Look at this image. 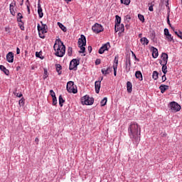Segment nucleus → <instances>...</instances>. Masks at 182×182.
I'll list each match as a JSON object with an SVG mask.
<instances>
[{"instance_id": "obj_3", "label": "nucleus", "mask_w": 182, "mask_h": 182, "mask_svg": "<svg viewBox=\"0 0 182 182\" xmlns=\"http://www.w3.org/2000/svg\"><path fill=\"white\" fill-rule=\"evenodd\" d=\"M37 28L38 31L39 37L41 38V39H45V33L48 32L46 31L48 29V26H46V24H42V26H41V25L38 24Z\"/></svg>"}, {"instance_id": "obj_30", "label": "nucleus", "mask_w": 182, "mask_h": 182, "mask_svg": "<svg viewBox=\"0 0 182 182\" xmlns=\"http://www.w3.org/2000/svg\"><path fill=\"white\" fill-rule=\"evenodd\" d=\"M63 103H65V100H63V97H62V95L59 96V105L60 107L63 106Z\"/></svg>"}, {"instance_id": "obj_51", "label": "nucleus", "mask_w": 182, "mask_h": 182, "mask_svg": "<svg viewBox=\"0 0 182 182\" xmlns=\"http://www.w3.org/2000/svg\"><path fill=\"white\" fill-rule=\"evenodd\" d=\"M95 65H100V59H97L96 61H95Z\"/></svg>"}, {"instance_id": "obj_31", "label": "nucleus", "mask_w": 182, "mask_h": 182, "mask_svg": "<svg viewBox=\"0 0 182 182\" xmlns=\"http://www.w3.org/2000/svg\"><path fill=\"white\" fill-rule=\"evenodd\" d=\"M23 18V16H22V14H21V13H18V14H17V21H18V22H21V23H22V18Z\"/></svg>"}, {"instance_id": "obj_45", "label": "nucleus", "mask_w": 182, "mask_h": 182, "mask_svg": "<svg viewBox=\"0 0 182 182\" xmlns=\"http://www.w3.org/2000/svg\"><path fill=\"white\" fill-rule=\"evenodd\" d=\"M105 50H104V49L102 48V47H101V48H100L99 51H98V53H100V55H102V53H105Z\"/></svg>"}, {"instance_id": "obj_38", "label": "nucleus", "mask_w": 182, "mask_h": 182, "mask_svg": "<svg viewBox=\"0 0 182 182\" xmlns=\"http://www.w3.org/2000/svg\"><path fill=\"white\" fill-rule=\"evenodd\" d=\"M138 18L139 21H141V22H144V16L141 14H138Z\"/></svg>"}, {"instance_id": "obj_34", "label": "nucleus", "mask_w": 182, "mask_h": 182, "mask_svg": "<svg viewBox=\"0 0 182 182\" xmlns=\"http://www.w3.org/2000/svg\"><path fill=\"white\" fill-rule=\"evenodd\" d=\"M121 4H124V5H129L130 0H120Z\"/></svg>"}, {"instance_id": "obj_40", "label": "nucleus", "mask_w": 182, "mask_h": 182, "mask_svg": "<svg viewBox=\"0 0 182 182\" xmlns=\"http://www.w3.org/2000/svg\"><path fill=\"white\" fill-rule=\"evenodd\" d=\"M20 106H23L25 105V100L23 98H21L18 102Z\"/></svg>"}, {"instance_id": "obj_4", "label": "nucleus", "mask_w": 182, "mask_h": 182, "mask_svg": "<svg viewBox=\"0 0 182 182\" xmlns=\"http://www.w3.org/2000/svg\"><path fill=\"white\" fill-rule=\"evenodd\" d=\"M95 102V99L93 97H90L85 95L81 98L82 105H86L87 106H90Z\"/></svg>"}, {"instance_id": "obj_59", "label": "nucleus", "mask_w": 182, "mask_h": 182, "mask_svg": "<svg viewBox=\"0 0 182 182\" xmlns=\"http://www.w3.org/2000/svg\"><path fill=\"white\" fill-rule=\"evenodd\" d=\"M179 33H180V31H179V32H177V31L175 32V34L177 35L178 37V34H179Z\"/></svg>"}, {"instance_id": "obj_24", "label": "nucleus", "mask_w": 182, "mask_h": 182, "mask_svg": "<svg viewBox=\"0 0 182 182\" xmlns=\"http://www.w3.org/2000/svg\"><path fill=\"white\" fill-rule=\"evenodd\" d=\"M55 68L56 72L58 73V75H62V65H60V64H57Z\"/></svg>"}, {"instance_id": "obj_21", "label": "nucleus", "mask_w": 182, "mask_h": 182, "mask_svg": "<svg viewBox=\"0 0 182 182\" xmlns=\"http://www.w3.org/2000/svg\"><path fill=\"white\" fill-rule=\"evenodd\" d=\"M132 87H133V85L130 82V81H128L127 82V89L128 93H132Z\"/></svg>"}, {"instance_id": "obj_35", "label": "nucleus", "mask_w": 182, "mask_h": 182, "mask_svg": "<svg viewBox=\"0 0 182 182\" xmlns=\"http://www.w3.org/2000/svg\"><path fill=\"white\" fill-rule=\"evenodd\" d=\"M130 19H132V17H130V15L125 16L124 17L125 22H130Z\"/></svg>"}, {"instance_id": "obj_6", "label": "nucleus", "mask_w": 182, "mask_h": 182, "mask_svg": "<svg viewBox=\"0 0 182 182\" xmlns=\"http://www.w3.org/2000/svg\"><path fill=\"white\" fill-rule=\"evenodd\" d=\"M171 110L173 113H177L181 110V106L176 102H172L170 103Z\"/></svg>"}, {"instance_id": "obj_49", "label": "nucleus", "mask_w": 182, "mask_h": 182, "mask_svg": "<svg viewBox=\"0 0 182 182\" xmlns=\"http://www.w3.org/2000/svg\"><path fill=\"white\" fill-rule=\"evenodd\" d=\"M167 23H168V25L171 26V23H170V16L169 15H168V16H167Z\"/></svg>"}, {"instance_id": "obj_2", "label": "nucleus", "mask_w": 182, "mask_h": 182, "mask_svg": "<svg viewBox=\"0 0 182 182\" xmlns=\"http://www.w3.org/2000/svg\"><path fill=\"white\" fill-rule=\"evenodd\" d=\"M53 49L55 50V56L58 58H63L66 52V46L63 44V42L60 39L55 40V44L53 46Z\"/></svg>"}, {"instance_id": "obj_14", "label": "nucleus", "mask_w": 182, "mask_h": 182, "mask_svg": "<svg viewBox=\"0 0 182 182\" xmlns=\"http://www.w3.org/2000/svg\"><path fill=\"white\" fill-rule=\"evenodd\" d=\"M15 6H16V3H11L10 4V12L13 16H15L16 12H15Z\"/></svg>"}, {"instance_id": "obj_26", "label": "nucleus", "mask_w": 182, "mask_h": 182, "mask_svg": "<svg viewBox=\"0 0 182 182\" xmlns=\"http://www.w3.org/2000/svg\"><path fill=\"white\" fill-rule=\"evenodd\" d=\"M152 77L154 80H157L159 79V73L157 71H154Z\"/></svg>"}, {"instance_id": "obj_57", "label": "nucleus", "mask_w": 182, "mask_h": 182, "mask_svg": "<svg viewBox=\"0 0 182 182\" xmlns=\"http://www.w3.org/2000/svg\"><path fill=\"white\" fill-rule=\"evenodd\" d=\"M35 141L37 142V144L39 143V139L36 138Z\"/></svg>"}, {"instance_id": "obj_20", "label": "nucleus", "mask_w": 182, "mask_h": 182, "mask_svg": "<svg viewBox=\"0 0 182 182\" xmlns=\"http://www.w3.org/2000/svg\"><path fill=\"white\" fill-rule=\"evenodd\" d=\"M135 77L136 79H139V80H143V75L141 74V72L136 71L135 73Z\"/></svg>"}, {"instance_id": "obj_39", "label": "nucleus", "mask_w": 182, "mask_h": 182, "mask_svg": "<svg viewBox=\"0 0 182 182\" xmlns=\"http://www.w3.org/2000/svg\"><path fill=\"white\" fill-rule=\"evenodd\" d=\"M166 39H167V41H168V42H171V41H173V37L171 36V34L167 35Z\"/></svg>"}, {"instance_id": "obj_33", "label": "nucleus", "mask_w": 182, "mask_h": 182, "mask_svg": "<svg viewBox=\"0 0 182 182\" xmlns=\"http://www.w3.org/2000/svg\"><path fill=\"white\" fill-rule=\"evenodd\" d=\"M148 6H149V11H150L151 12H153L154 11L153 7L154 6V4L149 3Z\"/></svg>"}, {"instance_id": "obj_12", "label": "nucleus", "mask_w": 182, "mask_h": 182, "mask_svg": "<svg viewBox=\"0 0 182 182\" xmlns=\"http://www.w3.org/2000/svg\"><path fill=\"white\" fill-rule=\"evenodd\" d=\"M6 60L9 63H14V53L9 52L6 55Z\"/></svg>"}, {"instance_id": "obj_32", "label": "nucleus", "mask_w": 182, "mask_h": 182, "mask_svg": "<svg viewBox=\"0 0 182 182\" xmlns=\"http://www.w3.org/2000/svg\"><path fill=\"white\" fill-rule=\"evenodd\" d=\"M107 103V97H104L103 100H102L100 105L102 107L106 106V104Z\"/></svg>"}, {"instance_id": "obj_15", "label": "nucleus", "mask_w": 182, "mask_h": 182, "mask_svg": "<svg viewBox=\"0 0 182 182\" xmlns=\"http://www.w3.org/2000/svg\"><path fill=\"white\" fill-rule=\"evenodd\" d=\"M38 14L39 18H43V11L42 10V6H41V4H38Z\"/></svg>"}, {"instance_id": "obj_48", "label": "nucleus", "mask_w": 182, "mask_h": 182, "mask_svg": "<svg viewBox=\"0 0 182 182\" xmlns=\"http://www.w3.org/2000/svg\"><path fill=\"white\" fill-rule=\"evenodd\" d=\"M164 35H166V36H167V35H170V32H168V29L167 28L164 29Z\"/></svg>"}, {"instance_id": "obj_63", "label": "nucleus", "mask_w": 182, "mask_h": 182, "mask_svg": "<svg viewBox=\"0 0 182 182\" xmlns=\"http://www.w3.org/2000/svg\"><path fill=\"white\" fill-rule=\"evenodd\" d=\"M125 26H126L127 29H129V25H126Z\"/></svg>"}, {"instance_id": "obj_36", "label": "nucleus", "mask_w": 182, "mask_h": 182, "mask_svg": "<svg viewBox=\"0 0 182 182\" xmlns=\"http://www.w3.org/2000/svg\"><path fill=\"white\" fill-rule=\"evenodd\" d=\"M56 105H58V100L56 97H53V105L56 106Z\"/></svg>"}, {"instance_id": "obj_16", "label": "nucleus", "mask_w": 182, "mask_h": 182, "mask_svg": "<svg viewBox=\"0 0 182 182\" xmlns=\"http://www.w3.org/2000/svg\"><path fill=\"white\" fill-rule=\"evenodd\" d=\"M101 72L102 73V75H105V76H106V75H109V73H110L112 72V68L109 67L107 69H102Z\"/></svg>"}, {"instance_id": "obj_50", "label": "nucleus", "mask_w": 182, "mask_h": 182, "mask_svg": "<svg viewBox=\"0 0 182 182\" xmlns=\"http://www.w3.org/2000/svg\"><path fill=\"white\" fill-rule=\"evenodd\" d=\"M166 80H167V77H166V74H164V75L162 76V81H163V82H166Z\"/></svg>"}, {"instance_id": "obj_22", "label": "nucleus", "mask_w": 182, "mask_h": 182, "mask_svg": "<svg viewBox=\"0 0 182 182\" xmlns=\"http://www.w3.org/2000/svg\"><path fill=\"white\" fill-rule=\"evenodd\" d=\"M159 89L161 90V92L164 93L166 90H168V85H160Z\"/></svg>"}, {"instance_id": "obj_53", "label": "nucleus", "mask_w": 182, "mask_h": 182, "mask_svg": "<svg viewBox=\"0 0 182 182\" xmlns=\"http://www.w3.org/2000/svg\"><path fill=\"white\" fill-rule=\"evenodd\" d=\"M16 53L17 55H19V53H21V49H19V48H16Z\"/></svg>"}, {"instance_id": "obj_52", "label": "nucleus", "mask_w": 182, "mask_h": 182, "mask_svg": "<svg viewBox=\"0 0 182 182\" xmlns=\"http://www.w3.org/2000/svg\"><path fill=\"white\" fill-rule=\"evenodd\" d=\"M36 58H41V52H36Z\"/></svg>"}, {"instance_id": "obj_9", "label": "nucleus", "mask_w": 182, "mask_h": 182, "mask_svg": "<svg viewBox=\"0 0 182 182\" xmlns=\"http://www.w3.org/2000/svg\"><path fill=\"white\" fill-rule=\"evenodd\" d=\"M161 60L159 61L160 65H167V62L168 61V55L166 53H163L161 54Z\"/></svg>"}, {"instance_id": "obj_43", "label": "nucleus", "mask_w": 182, "mask_h": 182, "mask_svg": "<svg viewBox=\"0 0 182 182\" xmlns=\"http://www.w3.org/2000/svg\"><path fill=\"white\" fill-rule=\"evenodd\" d=\"M48 76V70H46V69H44L43 79H46Z\"/></svg>"}, {"instance_id": "obj_10", "label": "nucleus", "mask_w": 182, "mask_h": 182, "mask_svg": "<svg viewBox=\"0 0 182 182\" xmlns=\"http://www.w3.org/2000/svg\"><path fill=\"white\" fill-rule=\"evenodd\" d=\"M78 46H86V37L85 35H81L78 39Z\"/></svg>"}, {"instance_id": "obj_8", "label": "nucleus", "mask_w": 182, "mask_h": 182, "mask_svg": "<svg viewBox=\"0 0 182 182\" xmlns=\"http://www.w3.org/2000/svg\"><path fill=\"white\" fill-rule=\"evenodd\" d=\"M92 30L95 33H100V32H103V26L96 23L92 27Z\"/></svg>"}, {"instance_id": "obj_41", "label": "nucleus", "mask_w": 182, "mask_h": 182, "mask_svg": "<svg viewBox=\"0 0 182 182\" xmlns=\"http://www.w3.org/2000/svg\"><path fill=\"white\" fill-rule=\"evenodd\" d=\"M112 68L114 69V76H117V67L112 66Z\"/></svg>"}, {"instance_id": "obj_46", "label": "nucleus", "mask_w": 182, "mask_h": 182, "mask_svg": "<svg viewBox=\"0 0 182 182\" xmlns=\"http://www.w3.org/2000/svg\"><path fill=\"white\" fill-rule=\"evenodd\" d=\"M50 95L52 97H56V95H55V92L53 90H50Z\"/></svg>"}, {"instance_id": "obj_19", "label": "nucleus", "mask_w": 182, "mask_h": 182, "mask_svg": "<svg viewBox=\"0 0 182 182\" xmlns=\"http://www.w3.org/2000/svg\"><path fill=\"white\" fill-rule=\"evenodd\" d=\"M0 70L4 72L6 75V76H9V70L6 69V68L4 65H0Z\"/></svg>"}, {"instance_id": "obj_1", "label": "nucleus", "mask_w": 182, "mask_h": 182, "mask_svg": "<svg viewBox=\"0 0 182 182\" xmlns=\"http://www.w3.org/2000/svg\"><path fill=\"white\" fill-rule=\"evenodd\" d=\"M139 130L140 132L139 124L134 122H131L128 128V132L130 138L136 143H139V141H140V134H139Z\"/></svg>"}, {"instance_id": "obj_55", "label": "nucleus", "mask_w": 182, "mask_h": 182, "mask_svg": "<svg viewBox=\"0 0 182 182\" xmlns=\"http://www.w3.org/2000/svg\"><path fill=\"white\" fill-rule=\"evenodd\" d=\"M126 70H127V72H129L130 71V68H127V61L126 63Z\"/></svg>"}, {"instance_id": "obj_54", "label": "nucleus", "mask_w": 182, "mask_h": 182, "mask_svg": "<svg viewBox=\"0 0 182 182\" xmlns=\"http://www.w3.org/2000/svg\"><path fill=\"white\" fill-rule=\"evenodd\" d=\"M132 55L134 56L135 60H137V62H139V60L137 58V57H136V54H134V53L132 52Z\"/></svg>"}, {"instance_id": "obj_44", "label": "nucleus", "mask_w": 182, "mask_h": 182, "mask_svg": "<svg viewBox=\"0 0 182 182\" xmlns=\"http://www.w3.org/2000/svg\"><path fill=\"white\" fill-rule=\"evenodd\" d=\"M80 48V53H85V50H86V48L84 46H79Z\"/></svg>"}, {"instance_id": "obj_60", "label": "nucleus", "mask_w": 182, "mask_h": 182, "mask_svg": "<svg viewBox=\"0 0 182 182\" xmlns=\"http://www.w3.org/2000/svg\"><path fill=\"white\" fill-rule=\"evenodd\" d=\"M20 28H21V31H23V26H20Z\"/></svg>"}, {"instance_id": "obj_18", "label": "nucleus", "mask_w": 182, "mask_h": 182, "mask_svg": "<svg viewBox=\"0 0 182 182\" xmlns=\"http://www.w3.org/2000/svg\"><path fill=\"white\" fill-rule=\"evenodd\" d=\"M122 22V18L119 16H115V28H117L120 25V23Z\"/></svg>"}, {"instance_id": "obj_28", "label": "nucleus", "mask_w": 182, "mask_h": 182, "mask_svg": "<svg viewBox=\"0 0 182 182\" xmlns=\"http://www.w3.org/2000/svg\"><path fill=\"white\" fill-rule=\"evenodd\" d=\"M162 66V72L166 75L167 73V64H161Z\"/></svg>"}, {"instance_id": "obj_58", "label": "nucleus", "mask_w": 182, "mask_h": 182, "mask_svg": "<svg viewBox=\"0 0 182 182\" xmlns=\"http://www.w3.org/2000/svg\"><path fill=\"white\" fill-rule=\"evenodd\" d=\"M67 4H69V2H72V0H65Z\"/></svg>"}, {"instance_id": "obj_37", "label": "nucleus", "mask_w": 182, "mask_h": 182, "mask_svg": "<svg viewBox=\"0 0 182 182\" xmlns=\"http://www.w3.org/2000/svg\"><path fill=\"white\" fill-rule=\"evenodd\" d=\"M29 0H26V6H27V11H28V14H31V9L29 8Z\"/></svg>"}, {"instance_id": "obj_62", "label": "nucleus", "mask_w": 182, "mask_h": 182, "mask_svg": "<svg viewBox=\"0 0 182 182\" xmlns=\"http://www.w3.org/2000/svg\"><path fill=\"white\" fill-rule=\"evenodd\" d=\"M6 31L8 32V31H9V28H6Z\"/></svg>"}, {"instance_id": "obj_64", "label": "nucleus", "mask_w": 182, "mask_h": 182, "mask_svg": "<svg viewBox=\"0 0 182 182\" xmlns=\"http://www.w3.org/2000/svg\"><path fill=\"white\" fill-rule=\"evenodd\" d=\"M128 62H129V65H130V59L128 60Z\"/></svg>"}, {"instance_id": "obj_11", "label": "nucleus", "mask_w": 182, "mask_h": 182, "mask_svg": "<svg viewBox=\"0 0 182 182\" xmlns=\"http://www.w3.org/2000/svg\"><path fill=\"white\" fill-rule=\"evenodd\" d=\"M102 80H103V77H101V80L96 81L95 83L96 93H99L100 92V85L102 83Z\"/></svg>"}, {"instance_id": "obj_17", "label": "nucleus", "mask_w": 182, "mask_h": 182, "mask_svg": "<svg viewBox=\"0 0 182 182\" xmlns=\"http://www.w3.org/2000/svg\"><path fill=\"white\" fill-rule=\"evenodd\" d=\"M159 56V50L157 48L152 47V57L156 59Z\"/></svg>"}, {"instance_id": "obj_42", "label": "nucleus", "mask_w": 182, "mask_h": 182, "mask_svg": "<svg viewBox=\"0 0 182 182\" xmlns=\"http://www.w3.org/2000/svg\"><path fill=\"white\" fill-rule=\"evenodd\" d=\"M72 47H69L68 49V56H71L72 55Z\"/></svg>"}, {"instance_id": "obj_61", "label": "nucleus", "mask_w": 182, "mask_h": 182, "mask_svg": "<svg viewBox=\"0 0 182 182\" xmlns=\"http://www.w3.org/2000/svg\"><path fill=\"white\" fill-rule=\"evenodd\" d=\"M141 36H143V34L141 33L139 34V38H141Z\"/></svg>"}, {"instance_id": "obj_29", "label": "nucleus", "mask_w": 182, "mask_h": 182, "mask_svg": "<svg viewBox=\"0 0 182 182\" xmlns=\"http://www.w3.org/2000/svg\"><path fill=\"white\" fill-rule=\"evenodd\" d=\"M117 65H119V56H115L114 60V64L112 66H116L117 68Z\"/></svg>"}, {"instance_id": "obj_47", "label": "nucleus", "mask_w": 182, "mask_h": 182, "mask_svg": "<svg viewBox=\"0 0 182 182\" xmlns=\"http://www.w3.org/2000/svg\"><path fill=\"white\" fill-rule=\"evenodd\" d=\"M14 95H15V96H16L17 97H22L23 95L22 93H18V92H14Z\"/></svg>"}, {"instance_id": "obj_23", "label": "nucleus", "mask_w": 182, "mask_h": 182, "mask_svg": "<svg viewBox=\"0 0 182 182\" xmlns=\"http://www.w3.org/2000/svg\"><path fill=\"white\" fill-rule=\"evenodd\" d=\"M140 42L142 45H149V39L146 37H143L140 39Z\"/></svg>"}, {"instance_id": "obj_25", "label": "nucleus", "mask_w": 182, "mask_h": 182, "mask_svg": "<svg viewBox=\"0 0 182 182\" xmlns=\"http://www.w3.org/2000/svg\"><path fill=\"white\" fill-rule=\"evenodd\" d=\"M101 48H103L104 50H109V48H110V43H107L104 46H102Z\"/></svg>"}, {"instance_id": "obj_5", "label": "nucleus", "mask_w": 182, "mask_h": 182, "mask_svg": "<svg viewBox=\"0 0 182 182\" xmlns=\"http://www.w3.org/2000/svg\"><path fill=\"white\" fill-rule=\"evenodd\" d=\"M67 90L69 93H77V89L76 88V85H75V82H73V81H69L67 83Z\"/></svg>"}, {"instance_id": "obj_27", "label": "nucleus", "mask_w": 182, "mask_h": 182, "mask_svg": "<svg viewBox=\"0 0 182 182\" xmlns=\"http://www.w3.org/2000/svg\"><path fill=\"white\" fill-rule=\"evenodd\" d=\"M58 25L59 26V28L63 31L66 32L68 30L66 29V27L62 24V23L58 22Z\"/></svg>"}, {"instance_id": "obj_56", "label": "nucleus", "mask_w": 182, "mask_h": 182, "mask_svg": "<svg viewBox=\"0 0 182 182\" xmlns=\"http://www.w3.org/2000/svg\"><path fill=\"white\" fill-rule=\"evenodd\" d=\"M88 51L90 53L92 52V46H88Z\"/></svg>"}, {"instance_id": "obj_7", "label": "nucleus", "mask_w": 182, "mask_h": 182, "mask_svg": "<svg viewBox=\"0 0 182 182\" xmlns=\"http://www.w3.org/2000/svg\"><path fill=\"white\" fill-rule=\"evenodd\" d=\"M79 65V60L73 59L70 63V70H77V65Z\"/></svg>"}, {"instance_id": "obj_13", "label": "nucleus", "mask_w": 182, "mask_h": 182, "mask_svg": "<svg viewBox=\"0 0 182 182\" xmlns=\"http://www.w3.org/2000/svg\"><path fill=\"white\" fill-rule=\"evenodd\" d=\"M114 31H115V32H119V31L124 32V24L119 23V26H118L117 27H116V26H114Z\"/></svg>"}]
</instances>
